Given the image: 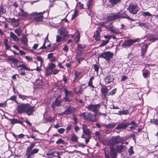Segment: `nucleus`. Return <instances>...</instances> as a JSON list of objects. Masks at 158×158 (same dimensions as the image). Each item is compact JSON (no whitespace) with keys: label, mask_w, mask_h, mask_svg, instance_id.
Listing matches in <instances>:
<instances>
[{"label":"nucleus","mask_w":158,"mask_h":158,"mask_svg":"<svg viewBox=\"0 0 158 158\" xmlns=\"http://www.w3.org/2000/svg\"><path fill=\"white\" fill-rule=\"evenodd\" d=\"M34 107L31 106L28 104H22L18 106L17 110L19 113H25L30 115L34 111Z\"/></svg>","instance_id":"nucleus-1"},{"label":"nucleus","mask_w":158,"mask_h":158,"mask_svg":"<svg viewBox=\"0 0 158 158\" xmlns=\"http://www.w3.org/2000/svg\"><path fill=\"white\" fill-rule=\"evenodd\" d=\"M85 114V112H83L80 114V115L83 117L84 119L88 120L89 122H94L96 121L95 114L93 115L90 112L88 113L87 115Z\"/></svg>","instance_id":"nucleus-2"},{"label":"nucleus","mask_w":158,"mask_h":158,"mask_svg":"<svg viewBox=\"0 0 158 158\" xmlns=\"http://www.w3.org/2000/svg\"><path fill=\"white\" fill-rule=\"evenodd\" d=\"M38 14L37 12H33L30 14H29L28 13L25 12L21 8H19V11L18 13L19 16H23L28 19H31L32 16L37 15Z\"/></svg>","instance_id":"nucleus-3"},{"label":"nucleus","mask_w":158,"mask_h":158,"mask_svg":"<svg viewBox=\"0 0 158 158\" xmlns=\"http://www.w3.org/2000/svg\"><path fill=\"white\" fill-rule=\"evenodd\" d=\"M101 107V105L100 104H90L88 106H86L85 108L88 110L95 113L96 114L99 111V109Z\"/></svg>","instance_id":"nucleus-4"},{"label":"nucleus","mask_w":158,"mask_h":158,"mask_svg":"<svg viewBox=\"0 0 158 158\" xmlns=\"http://www.w3.org/2000/svg\"><path fill=\"white\" fill-rule=\"evenodd\" d=\"M110 142L112 144L121 143L124 144V140L119 135L111 137L110 139Z\"/></svg>","instance_id":"nucleus-5"},{"label":"nucleus","mask_w":158,"mask_h":158,"mask_svg":"<svg viewBox=\"0 0 158 158\" xmlns=\"http://www.w3.org/2000/svg\"><path fill=\"white\" fill-rule=\"evenodd\" d=\"M113 53L110 52H106L102 53L99 57L105 59L106 60H109L112 58Z\"/></svg>","instance_id":"nucleus-6"},{"label":"nucleus","mask_w":158,"mask_h":158,"mask_svg":"<svg viewBox=\"0 0 158 158\" xmlns=\"http://www.w3.org/2000/svg\"><path fill=\"white\" fill-rule=\"evenodd\" d=\"M64 89L65 94L64 98L65 101L70 102L71 101V99L73 96V93L71 91H69L65 88H64Z\"/></svg>","instance_id":"nucleus-7"},{"label":"nucleus","mask_w":158,"mask_h":158,"mask_svg":"<svg viewBox=\"0 0 158 158\" xmlns=\"http://www.w3.org/2000/svg\"><path fill=\"white\" fill-rule=\"evenodd\" d=\"M128 10L130 13L135 14L139 10V8L136 4H131L129 6Z\"/></svg>","instance_id":"nucleus-8"},{"label":"nucleus","mask_w":158,"mask_h":158,"mask_svg":"<svg viewBox=\"0 0 158 158\" xmlns=\"http://www.w3.org/2000/svg\"><path fill=\"white\" fill-rule=\"evenodd\" d=\"M39 149L34 148L31 151L26 152V155L27 156V158H33L34 157V154L37 153Z\"/></svg>","instance_id":"nucleus-9"},{"label":"nucleus","mask_w":158,"mask_h":158,"mask_svg":"<svg viewBox=\"0 0 158 158\" xmlns=\"http://www.w3.org/2000/svg\"><path fill=\"white\" fill-rule=\"evenodd\" d=\"M61 102H60V96L59 95L56 99L54 102L52 104V106L53 110H55V106H60Z\"/></svg>","instance_id":"nucleus-10"},{"label":"nucleus","mask_w":158,"mask_h":158,"mask_svg":"<svg viewBox=\"0 0 158 158\" xmlns=\"http://www.w3.org/2000/svg\"><path fill=\"white\" fill-rule=\"evenodd\" d=\"M114 77L112 75H110L106 76L104 78L106 85L110 83L114 80Z\"/></svg>","instance_id":"nucleus-11"},{"label":"nucleus","mask_w":158,"mask_h":158,"mask_svg":"<svg viewBox=\"0 0 158 158\" xmlns=\"http://www.w3.org/2000/svg\"><path fill=\"white\" fill-rule=\"evenodd\" d=\"M118 18H119L118 13L111 14L108 17V19L110 20H114Z\"/></svg>","instance_id":"nucleus-12"},{"label":"nucleus","mask_w":158,"mask_h":158,"mask_svg":"<svg viewBox=\"0 0 158 158\" xmlns=\"http://www.w3.org/2000/svg\"><path fill=\"white\" fill-rule=\"evenodd\" d=\"M27 38L25 36L22 37L21 39V42L23 43L24 45L22 47L23 48H25L27 46Z\"/></svg>","instance_id":"nucleus-13"},{"label":"nucleus","mask_w":158,"mask_h":158,"mask_svg":"<svg viewBox=\"0 0 158 158\" xmlns=\"http://www.w3.org/2000/svg\"><path fill=\"white\" fill-rule=\"evenodd\" d=\"M44 12H42L37 13L38 14L37 15H40V16H37L35 17L34 19V20L35 21L37 22H40V21H42V20L43 19V16H42V14L44 13Z\"/></svg>","instance_id":"nucleus-14"},{"label":"nucleus","mask_w":158,"mask_h":158,"mask_svg":"<svg viewBox=\"0 0 158 158\" xmlns=\"http://www.w3.org/2000/svg\"><path fill=\"white\" fill-rule=\"evenodd\" d=\"M9 121L12 124H14L17 123L22 124L23 123V121L18 120L17 119H9Z\"/></svg>","instance_id":"nucleus-15"},{"label":"nucleus","mask_w":158,"mask_h":158,"mask_svg":"<svg viewBox=\"0 0 158 158\" xmlns=\"http://www.w3.org/2000/svg\"><path fill=\"white\" fill-rule=\"evenodd\" d=\"M125 146L122 145H118L116 147V150L118 152H121L125 150Z\"/></svg>","instance_id":"nucleus-16"},{"label":"nucleus","mask_w":158,"mask_h":158,"mask_svg":"<svg viewBox=\"0 0 158 158\" xmlns=\"http://www.w3.org/2000/svg\"><path fill=\"white\" fill-rule=\"evenodd\" d=\"M48 34L46 37L45 38L43 45L40 48V49H46L47 48V47L46 45L47 43L49 42V40L48 39Z\"/></svg>","instance_id":"nucleus-17"},{"label":"nucleus","mask_w":158,"mask_h":158,"mask_svg":"<svg viewBox=\"0 0 158 158\" xmlns=\"http://www.w3.org/2000/svg\"><path fill=\"white\" fill-rule=\"evenodd\" d=\"M126 128L125 123H119L116 127V129L120 130L121 129H125Z\"/></svg>","instance_id":"nucleus-18"},{"label":"nucleus","mask_w":158,"mask_h":158,"mask_svg":"<svg viewBox=\"0 0 158 158\" xmlns=\"http://www.w3.org/2000/svg\"><path fill=\"white\" fill-rule=\"evenodd\" d=\"M77 50L80 52H82L84 50V48L86 47V45L85 44H78Z\"/></svg>","instance_id":"nucleus-19"},{"label":"nucleus","mask_w":158,"mask_h":158,"mask_svg":"<svg viewBox=\"0 0 158 158\" xmlns=\"http://www.w3.org/2000/svg\"><path fill=\"white\" fill-rule=\"evenodd\" d=\"M10 36L14 41L18 42L19 40V39L17 36L14 33L12 32H10Z\"/></svg>","instance_id":"nucleus-20"},{"label":"nucleus","mask_w":158,"mask_h":158,"mask_svg":"<svg viewBox=\"0 0 158 158\" xmlns=\"http://www.w3.org/2000/svg\"><path fill=\"white\" fill-rule=\"evenodd\" d=\"M4 44L6 50H8L10 48V44L7 39H5L4 40Z\"/></svg>","instance_id":"nucleus-21"},{"label":"nucleus","mask_w":158,"mask_h":158,"mask_svg":"<svg viewBox=\"0 0 158 158\" xmlns=\"http://www.w3.org/2000/svg\"><path fill=\"white\" fill-rule=\"evenodd\" d=\"M78 138L77 136L74 133L71 135V140L73 142H78Z\"/></svg>","instance_id":"nucleus-22"},{"label":"nucleus","mask_w":158,"mask_h":158,"mask_svg":"<svg viewBox=\"0 0 158 158\" xmlns=\"http://www.w3.org/2000/svg\"><path fill=\"white\" fill-rule=\"evenodd\" d=\"M108 90L106 86L103 87L102 88L101 92L102 94L104 95V97L106 96V93L108 92Z\"/></svg>","instance_id":"nucleus-23"},{"label":"nucleus","mask_w":158,"mask_h":158,"mask_svg":"<svg viewBox=\"0 0 158 158\" xmlns=\"http://www.w3.org/2000/svg\"><path fill=\"white\" fill-rule=\"evenodd\" d=\"M119 18H126L128 19H131V18L125 13H123L120 14L119 13Z\"/></svg>","instance_id":"nucleus-24"},{"label":"nucleus","mask_w":158,"mask_h":158,"mask_svg":"<svg viewBox=\"0 0 158 158\" xmlns=\"http://www.w3.org/2000/svg\"><path fill=\"white\" fill-rule=\"evenodd\" d=\"M115 123H111L108 124H105V127L107 128H111L114 127L116 125Z\"/></svg>","instance_id":"nucleus-25"},{"label":"nucleus","mask_w":158,"mask_h":158,"mask_svg":"<svg viewBox=\"0 0 158 158\" xmlns=\"http://www.w3.org/2000/svg\"><path fill=\"white\" fill-rule=\"evenodd\" d=\"M137 41L136 40L130 39L127 40V44L128 46H130Z\"/></svg>","instance_id":"nucleus-26"},{"label":"nucleus","mask_w":158,"mask_h":158,"mask_svg":"<svg viewBox=\"0 0 158 158\" xmlns=\"http://www.w3.org/2000/svg\"><path fill=\"white\" fill-rule=\"evenodd\" d=\"M110 152L111 156L113 157H115L117 156V154L115 149L112 147L110 148Z\"/></svg>","instance_id":"nucleus-27"},{"label":"nucleus","mask_w":158,"mask_h":158,"mask_svg":"<svg viewBox=\"0 0 158 158\" xmlns=\"http://www.w3.org/2000/svg\"><path fill=\"white\" fill-rule=\"evenodd\" d=\"M8 60L14 64L15 65L17 66L19 61L16 59L14 58H10L8 59Z\"/></svg>","instance_id":"nucleus-28"},{"label":"nucleus","mask_w":158,"mask_h":158,"mask_svg":"<svg viewBox=\"0 0 158 158\" xmlns=\"http://www.w3.org/2000/svg\"><path fill=\"white\" fill-rule=\"evenodd\" d=\"M109 1L112 5L113 6L119 3L120 2L121 0H109Z\"/></svg>","instance_id":"nucleus-29"},{"label":"nucleus","mask_w":158,"mask_h":158,"mask_svg":"<svg viewBox=\"0 0 158 158\" xmlns=\"http://www.w3.org/2000/svg\"><path fill=\"white\" fill-rule=\"evenodd\" d=\"M93 0H88L86 3V6H87L88 9L89 10L91 8L93 4Z\"/></svg>","instance_id":"nucleus-30"},{"label":"nucleus","mask_w":158,"mask_h":158,"mask_svg":"<svg viewBox=\"0 0 158 158\" xmlns=\"http://www.w3.org/2000/svg\"><path fill=\"white\" fill-rule=\"evenodd\" d=\"M18 68H21L20 70H22L23 69H24L25 70H30V69L28 68V67H27L26 66L23 64L19 65H18L17 66Z\"/></svg>","instance_id":"nucleus-31"},{"label":"nucleus","mask_w":158,"mask_h":158,"mask_svg":"<svg viewBox=\"0 0 158 158\" xmlns=\"http://www.w3.org/2000/svg\"><path fill=\"white\" fill-rule=\"evenodd\" d=\"M147 48V44H144L142 47V54L141 55L144 56L145 53L146 51V48Z\"/></svg>","instance_id":"nucleus-32"},{"label":"nucleus","mask_w":158,"mask_h":158,"mask_svg":"<svg viewBox=\"0 0 158 158\" xmlns=\"http://www.w3.org/2000/svg\"><path fill=\"white\" fill-rule=\"evenodd\" d=\"M72 38H74L76 42H78L80 38V35L79 33H78L76 35H72L71 36Z\"/></svg>","instance_id":"nucleus-33"},{"label":"nucleus","mask_w":158,"mask_h":158,"mask_svg":"<svg viewBox=\"0 0 158 158\" xmlns=\"http://www.w3.org/2000/svg\"><path fill=\"white\" fill-rule=\"evenodd\" d=\"M35 143H31L30 145L27 147L26 152L31 151L32 149L35 146Z\"/></svg>","instance_id":"nucleus-34"},{"label":"nucleus","mask_w":158,"mask_h":158,"mask_svg":"<svg viewBox=\"0 0 158 158\" xmlns=\"http://www.w3.org/2000/svg\"><path fill=\"white\" fill-rule=\"evenodd\" d=\"M149 72L147 70H143L142 74L143 77L145 78H147L149 74Z\"/></svg>","instance_id":"nucleus-35"},{"label":"nucleus","mask_w":158,"mask_h":158,"mask_svg":"<svg viewBox=\"0 0 158 158\" xmlns=\"http://www.w3.org/2000/svg\"><path fill=\"white\" fill-rule=\"evenodd\" d=\"M95 40L96 41H98L100 39V34L99 31H97L96 33L95 34Z\"/></svg>","instance_id":"nucleus-36"},{"label":"nucleus","mask_w":158,"mask_h":158,"mask_svg":"<svg viewBox=\"0 0 158 158\" xmlns=\"http://www.w3.org/2000/svg\"><path fill=\"white\" fill-rule=\"evenodd\" d=\"M52 73V70L47 67L46 69L45 75L48 76Z\"/></svg>","instance_id":"nucleus-37"},{"label":"nucleus","mask_w":158,"mask_h":158,"mask_svg":"<svg viewBox=\"0 0 158 158\" xmlns=\"http://www.w3.org/2000/svg\"><path fill=\"white\" fill-rule=\"evenodd\" d=\"M83 133L86 135H90L91 133L89 129L88 128H83Z\"/></svg>","instance_id":"nucleus-38"},{"label":"nucleus","mask_w":158,"mask_h":158,"mask_svg":"<svg viewBox=\"0 0 158 158\" xmlns=\"http://www.w3.org/2000/svg\"><path fill=\"white\" fill-rule=\"evenodd\" d=\"M14 31L18 36L21 35L22 33L21 29L20 28L15 29Z\"/></svg>","instance_id":"nucleus-39"},{"label":"nucleus","mask_w":158,"mask_h":158,"mask_svg":"<svg viewBox=\"0 0 158 158\" xmlns=\"http://www.w3.org/2000/svg\"><path fill=\"white\" fill-rule=\"evenodd\" d=\"M56 67V66L55 64L53 63H52L50 64H49L47 67L53 70Z\"/></svg>","instance_id":"nucleus-40"},{"label":"nucleus","mask_w":158,"mask_h":158,"mask_svg":"<svg viewBox=\"0 0 158 158\" xmlns=\"http://www.w3.org/2000/svg\"><path fill=\"white\" fill-rule=\"evenodd\" d=\"M88 10L87 11V13L88 15L91 17L93 16L95 14V12L94 11L92 10L91 9Z\"/></svg>","instance_id":"nucleus-41"},{"label":"nucleus","mask_w":158,"mask_h":158,"mask_svg":"<svg viewBox=\"0 0 158 158\" xmlns=\"http://www.w3.org/2000/svg\"><path fill=\"white\" fill-rule=\"evenodd\" d=\"M78 13V11L77 10H75L73 14L72 15L71 19H73L77 16Z\"/></svg>","instance_id":"nucleus-42"},{"label":"nucleus","mask_w":158,"mask_h":158,"mask_svg":"<svg viewBox=\"0 0 158 158\" xmlns=\"http://www.w3.org/2000/svg\"><path fill=\"white\" fill-rule=\"evenodd\" d=\"M150 122L155 124L157 127H158V119H154L151 120Z\"/></svg>","instance_id":"nucleus-43"},{"label":"nucleus","mask_w":158,"mask_h":158,"mask_svg":"<svg viewBox=\"0 0 158 158\" xmlns=\"http://www.w3.org/2000/svg\"><path fill=\"white\" fill-rule=\"evenodd\" d=\"M56 143L58 144H64V141L62 139L60 138L56 141Z\"/></svg>","instance_id":"nucleus-44"},{"label":"nucleus","mask_w":158,"mask_h":158,"mask_svg":"<svg viewBox=\"0 0 158 158\" xmlns=\"http://www.w3.org/2000/svg\"><path fill=\"white\" fill-rule=\"evenodd\" d=\"M117 89L115 88L113 90L110 91L108 93L109 95H114L116 92Z\"/></svg>","instance_id":"nucleus-45"},{"label":"nucleus","mask_w":158,"mask_h":158,"mask_svg":"<svg viewBox=\"0 0 158 158\" xmlns=\"http://www.w3.org/2000/svg\"><path fill=\"white\" fill-rule=\"evenodd\" d=\"M109 42V40H103L102 44H100V46L102 47L106 45Z\"/></svg>","instance_id":"nucleus-46"},{"label":"nucleus","mask_w":158,"mask_h":158,"mask_svg":"<svg viewBox=\"0 0 158 158\" xmlns=\"http://www.w3.org/2000/svg\"><path fill=\"white\" fill-rule=\"evenodd\" d=\"M142 15L143 16H151L152 15L148 12H143L142 13Z\"/></svg>","instance_id":"nucleus-47"},{"label":"nucleus","mask_w":158,"mask_h":158,"mask_svg":"<svg viewBox=\"0 0 158 158\" xmlns=\"http://www.w3.org/2000/svg\"><path fill=\"white\" fill-rule=\"evenodd\" d=\"M128 152H129L130 155H131L134 154V152L132 146L130 148H129L128 150Z\"/></svg>","instance_id":"nucleus-48"},{"label":"nucleus","mask_w":158,"mask_h":158,"mask_svg":"<svg viewBox=\"0 0 158 158\" xmlns=\"http://www.w3.org/2000/svg\"><path fill=\"white\" fill-rule=\"evenodd\" d=\"M19 97V98L22 99L23 100H26V98L27 97V96L24 95H23L21 94H19L18 95Z\"/></svg>","instance_id":"nucleus-49"},{"label":"nucleus","mask_w":158,"mask_h":158,"mask_svg":"<svg viewBox=\"0 0 158 158\" xmlns=\"http://www.w3.org/2000/svg\"><path fill=\"white\" fill-rule=\"evenodd\" d=\"M63 125L62 123L57 124L54 126V127L56 128H57L59 127H62Z\"/></svg>","instance_id":"nucleus-50"},{"label":"nucleus","mask_w":158,"mask_h":158,"mask_svg":"<svg viewBox=\"0 0 158 158\" xmlns=\"http://www.w3.org/2000/svg\"><path fill=\"white\" fill-rule=\"evenodd\" d=\"M64 113L66 114H70L71 113V110L70 108H68L65 110Z\"/></svg>","instance_id":"nucleus-51"},{"label":"nucleus","mask_w":158,"mask_h":158,"mask_svg":"<svg viewBox=\"0 0 158 158\" xmlns=\"http://www.w3.org/2000/svg\"><path fill=\"white\" fill-rule=\"evenodd\" d=\"M80 74V73L76 71L74 73V77H75V80L77 79L78 77Z\"/></svg>","instance_id":"nucleus-52"},{"label":"nucleus","mask_w":158,"mask_h":158,"mask_svg":"<svg viewBox=\"0 0 158 158\" xmlns=\"http://www.w3.org/2000/svg\"><path fill=\"white\" fill-rule=\"evenodd\" d=\"M94 69L95 71L97 72V73H98L99 70V67L96 64H94Z\"/></svg>","instance_id":"nucleus-53"},{"label":"nucleus","mask_w":158,"mask_h":158,"mask_svg":"<svg viewBox=\"0 0 158 158\" xmlns=\"http://www.w3.org/2000/svg\"><path fill=\"white\" fill-rule=\"evenodd\" d=\"M60 35H64V36H65L66 34V31L65 30H61L60 31Z\"/></svg>","instance_id":"nucleus-54"},{"label":"nucleus","mask_w":158,"mask_h":158,"mask_svg":"<svg viewBox=\"0 0 158 158\" xmlns=\"http://www.w3.org/2000/svg\"><path fill=\"white\" fill-rule=\"evenodd\" d=\"M139 26L141 27H144L145 28L147 27V24L145 23H139Z\"/></svg>","instance_id":"nucleus-55"},{"label":"nucleus","mask_w":158,"mask_h":158,"mask_svg":"<svg viewBox=\"0 0 158 158\" xmlns=\"http://www.w3.org/2000/svg\"><path fill=\"white\" fill-rule=\"evenodd\" d=\"M65 129L63 128H60L58 130V132L60 134H63L64 132Z\"/></svg>","instance_id":"nucleus-56"},{"label":"nucleus","mask_w":158,"mask_h":158,"mask_svg":"<svg viewBox=\"0 0 158 158\" xmlns=\"http://www.w3.org/2000/svg\"><path fill=\"white\" fill-rule=\"evenodd\" d=\"M36 59L38 61H40V64H41L44 61L43 60L42 58L40 56H37L36 58Z\"/></svg>","instance_id":"nucleus-57"},{"label":"nucleus","mask_w":158,"mask_h":158,"mask_svg":"<svg viewBox=\"0 0 158 158\" xmlns=\"http://www.w3.org/2000/svg\"><path fill=\"white\" fill-rule=\"evenodd\" d=\"M46 155H47L48 156H51V157H53V156H54L55 155H54V152H48V153H47L46 154Z\"/></svg>","instance_id":"nucleus-58"},{"label":"nucleus","mask_w":158,"mask_h":158,"mask_svg":"<svg viewBox=\"0 0 158 158\" xmlns=\"http://www.w3.org/2000/svg\"><path fill=\"white\" fill-rule=\"evenodd\" d=\"M61 40V37L59 35L56 36V42H60Z\"/></svg>","instance_id":"nucleus-59"},{"label":"nucleus","mask_w":158,"mask_h":158,"mask_svg":"<svg viewBox=\"0 0 158 158\" xmlns=\"http://www.w3.org/2000/svg\"><path fill=\"white\" fill-rule=\"evenodd\" d=\"M60 70H58L56 69H53L52 70V73L54 75H56L59 72Z\"/></svg>","instance_id":"nucleus-60"},{"label":"nucleus","mask_w":158,"mask_h":158,"mask_svg":"<svg viewBox=\"0 0 158 158\" xmlns=\"http://www.w3.org/2000/svg\"><path fill=\"white\" fill-rule=\"evenodd\" d=\"M129 113V111L128 110H126L122 111V115H127Z\"/></svg>","instance_id":"nucleus-61"},{"label":"nucleus","mask_w":158,"mask_h":158,"mask_svg":"<svg viewBox=\"0 0 158 158\" xmlns=\"http://www.w3.org/2000/svg\"><path fill=\"white\" fill-rule=\"evenodd\" d=\"M131 125H132L136 127H138L137 124L136 123L135 121L134 120L132 121L131 122Z\"/></svg>","instance_id":"nucleus-62"},{"label":"nucleus","mask_w":158,"mask_h":158,"mask_svg":"<svg viewBox=\"0 0 158 158\" xmlns=\"http://www.w3.org/2000/svg\"><path fill=\"white\" fill-rule=\"evenodd\" d=\"M110 108L111 109H119L118 106H115L114 105L110 106Z\"/></svg>","instance_id":"nucleus-63"},{"label":"nucleus","mask_w":158,"mask_h":158,"mask_svg":"<svg viewBox=\"0 0 158 158\" xmlns=\"http://www.w3.org/2000/svg\"><path fill=\"white\" fill-rule=\"evenodd\" d=\"M77 5H79V7L80 9H83L84 7V5L83 4L81 3L80 2H79L77 3Z\"/></svg>","instance_id":"nucleus-64"}]
</instances>
